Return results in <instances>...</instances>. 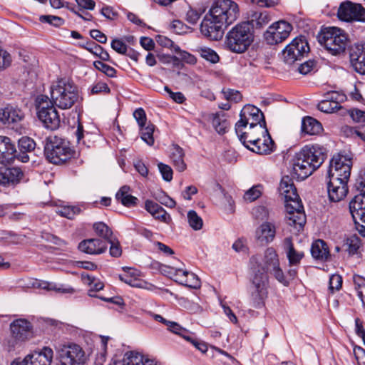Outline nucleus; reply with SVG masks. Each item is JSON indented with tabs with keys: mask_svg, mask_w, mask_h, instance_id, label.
I'll list each match as a JSON object with an SVG mask.
<instances>
[{
	"mask_svg": "<svg viewBox=\"0 0 365 365\" xmlns=\"http://www.w3.org/2000/svg\"><path fill=\"white\" fill-rule=\"evenodd\" d=\"M107 242L110 245L109 249L110 256L119 257L122 254V249L119 241L115 237H113Z\"/></svg>",
	"mask_w": 365,
	"mask_h": 365,
	"instance_id": "nucleus-56",
	"label": "nucleus"
},
{
	"mask_svg": "<svg viewBox=\"0 0 365 365\" xmlns=\"http://www.w3.org/2000/svg\"><path fill=\"white\" fill-rule=\"evenodd\" d=\"M11 62V57L10 54L0 48V71L4 70L9 67Z\"/></svg>",
	"mask_w": 365,
	"mask_h": 365,
	"instance_id": "nucleus-63",
	"label": "nucleus"
},
{
	"mask_svg": "<svg viewBox=\"0 0 365 365\" xmlns=\"http://www.w3.org/2000/svg\"><path fill=\"white\" fill-rule=\"evenodd\" d=\"M81 209L75 206H63L58 208L57 213L61 216L68 219H73L76 215L79 214Z\"/></svg>",
	"mask_w": 365,
	"mask_h": 365,
	"instance_id": "nucleus-52",
	"label": "nucleus"
},
{
	"mask_svg": "<svg viewBox=\"0 0 365 365\" xmlns=\"http://www.w3.org/2000/svg\"><path fill=\"white\" fill-rule=\"evenodd\" d=\"M284 247L289 265L296 266L299 264L304 257V253L294 249L291 237H287L284 239Z\"/></svg>",
	"mask_w": 365,
	"mask_h": 365,
	"instance_id": "nucleus-33",
	"label": "nucleus"
},
{
	"mask_svg": "<svg viewBox=\"0 0 365 365\" xmlns=\"http://www.w3.org/2000/svg\"><path fill=\"white\" fill-rule=\"evenodd\" d=\"M58 351L61 365H83L86 359L84 351L76 344L63 345Z\"/></svg>",
	"mask_w": 365,
	"mask_h": 365,
	"instance_id": "nucleus-12",
	"label": "nucleus"
},
{
	"mask_svg": "<svg viewBox=\"0 0 365 365\" xmlns=\"http://www.w3.org/2000/svg\"><path fill=\"white\" fill-rule=\"evenodd\" d=\"M35 146L34 140L27 136L21 137L19 140V148L21 153L31 152L34 150Z\"/></svg>",
	"mask_w": 365,
	"mask_h": 365,
	"instance_id": "nucleus-50",
	"label": "nucleus"
},
{
	"mask_svg": "<svg viewBox=\"0 0 365 365\" xmlns=\"http://www.w3.org/2000/svg\"><path fill=\"white\" fill-rule=\"evenodd\" d=\"M170 158L177 170L183 172L186 169V164L184 162V152L180 146L173 145L170 149Z\"/></svg>",
	"mask_w": 365,
	"mask_h": 365,
	"instance_id": "nucleus-34",
	"label": "nucleus"
},
{
	"mask_svg": "<svg viewBox=\"0 0 365 365\" xmlns=\"http://www.w3.org/2000/svg\"><path fill=\"white\" fill-rule=\"evenodd\" d=\"M145 208L154 218L161 222L168 223L171 220L170 216L161 206L151 200L145 201Z\"/></svg>",
	"mask_w": 365,
	"mask_h": 365,
	"instance_id": "nucleus-32",
	"label": "nucleus"
},
{
	"mask_svg": "<svg viewBox=\"0 0 365 365\" xmlns=\"http://www.w3.org/2000/svg\"><path fill=\"white\" fill-rule=\"evenodd\" d=\"M253 128V125H249L247 122L240 119L235 124V132L239 137L241 143L246 147L247 139L248 136H247V133H250V130Z\"/></svg>",
	"mask_w": 365,
	"mask_h": 365,
	"instance_id": "nucleus-40",
	"label": "nucleus"
},
{
	"mask_svg": "<svg viewBox=\"0 0 365 365\" xmlns=\"http://www.w3.org/2000/svg\"><path fill=\"white\" fill-rule=\"evenodd\" d=\"M80 251L89 255H100L106 252L107 245L98 238L83 240L78 245Z\"/></svg>",
	"mask_w": 365,
	"mask_h": 365,
	"instance_id": "nucleus-26",
	"label": "nucleus"
},
{
	"mask_svg": "<svg viewBox=\"0 0 365 365\" xmlns=\"http://www.w3.org/2000/svg\"><path fill=\"white\" fill-rule=\"evenodd\" d=\"M125 273L119 275V279L133 287L144 288L146 284L144 281L138 279L139 272L130 267H124Z\"/></svg>",
	"mask_w": 365,
	"mask_h": 365,
	"instance_id": "nucleus-29",
	"label": "nucleus"
},
{
	"mask_svg": "<svg viewBox=\"0 0 365 365\" xmlns=\"http://www.w3.org/2000/svg\"><path fill=\"white\" fill-rule=\"evenodd\" d=\"M342 285V278L339 274H333L329 278V289L331 292L340 289Z\"/></svg>",
	"mask_w": 365,
	"mask_h": 365,
	"instance_id": "nucleus-62",
	"label": "nucleus"
},
{
	"mask_svg": "<svg viewBox=\"0 0 365 365\" xmlns=\"http://www.w3.org/2000/svg\"><path fill=\"white\" fill-rule=\"evenodd\" d=\"M319 42L331 54L337 55L345 51L348 37L344 30L337 27H328L323 31Z\"/></svg>",
	"mask_w": 365,
	"mask_h": 365,
	"instance_id": "nucleus-7",
	"label": "nucleus"
},
{
	"mask_svg": "<svg viewBox=\"0 0 365 365\" xmlns=\"http://www.w3.org/2000/svg\"><path fill=\"white\" fill-rule=\"evenodd\" d=\"M187 221L189 225L195 230H200L202 227L203 221L194 210H190L187 212Z\"/></svg>",
	"mask_w": 365,
	"mask_h": 365,
	"instance_id": "nucleus-48",
	"label": "nucleus"
},
{
	"mask_svg": "<svg viewBox=\"0 0 365 365\" xmlns=\"http://www.w3.org/2000/svg\"><path fill=\"white\" fill-rule=\"evenodd\" d=\"M16 157V150L14 143L6 136L0 135V163H11Z\"/></svg>",
	"mask_w": 365,
	"mask_h": 365,
	"instance_id": "nucleus-22",
	"label": "nucleus"
},
{
	"mask_svg": "<svg viewBox=\"0 0 365 365\" xmlns=\"http://www.w3.org/2000/svg\"><path fill=\"white\" fill-rule=\"evenodd\" d=\"M212 19H215L226 28L234 23L240 16V9L232 0H217L209 10Z\"/></svg>",
	"mask_w": 365,
	"mask_h": 365,
	"instance_id": "nucleus-6",
	"label": "nucleus"
},
{
	"mask_svg": "<svg viewBox=\"0 0 365 365\" xmlns=\"http://www.w3.org/2000/svg\"><path fill=\"white\" fill-rule=\"evenodd\" d=\"M264 263L267 270L269 271L279 282L284 285L289 284V282L287 280L283 271L279 267L278 255L272 247H269L265 250Z\"/></svg>",
	"mask_w": 365,
	"mask_h": 365,
	"instance_id": "nucleus-15",
	"label": "nucleus"
},
{
	"mask_svg": "<svg viewBox=\"0 0 365 365\" xmlns=\"http://www.w3.org/2000/svg\"><path fill=\"white\" fill-rule=\"evenodd\" d=\"M37 116L47 129L56 130L61 123L60 116L47 96L40 95L36 98Z\"/></svg>",
	"mask_w": 365,
	"mask_h": 365,
	"instance_id": "nucleus-5",
	"label": "nucleus"
},
{
	"mask_svg": "<svg viewBox=\"0 0 365 365\" xmlns=\"http://www.w3.org/2000/svg\"><path fill=\"white\" fill-rule=\"evenodd\" d=\"M212 123L215 130L219 134H224L226 133L230 125L224 114H216L214 115Z\"/></svg>",
	"mask_w": 365,
	"mask_h": 365,
	"instance_id": "nucleus-43",
	"label": "nucleus"
},
{
	"mask_svg": "<svg viewBox=\"0 0 365 365\" xmlns=\"http://www.w3.org/2000/svg\"><path fill=\"white\" fill-rule=\"evenodd\" d=\"M267 133L268 130L266 127V123H261L259 125H253L250 133H247V136H248L247 139V144L250 145L252 143L256 141L258 138L267 134Z\"/></svg>",
	"mask_w": 365,
	"mask_h": 365,
	"instance_id": "nucleus-41",
	"label": "nucleus"
},
{
	"mask_svg": "<svg viewBox=\"0 0 365 365\" xmlns=\"http://www.w3.org/2000/svg\"><path fill=\"white\" fill-rule=\"evenodd\" d=\"M51 102L61 109L71 108L79 100L77 87L66 79H60L51 87Z\"/></svg>",
	"mask_w": 365,
	"mask_h": 365,
	"instance_id": "nucleus-4",
	"label": "nucleus"
},
{
	"mask_svg": "<svg viewBox=\"0 0 365 365\" xmlns=\"http://www.w3.org/2000/svg\"><path fill=\"white\" fill-rule=\"evenodd\" d=\"M10 329L16 340L24 341L31 335V325L27 320L19 319L11 324Z\"/></svg>",
	"mask_w": 365,
	"mask_h": 365,
	"instance_id": "nucleus-25",
	"label": "nucleus"
},
{
	"mask_svg": "<svg viewBox=\"0 0 365 365\" xmlns=\"http://www.w3.org/2000/svg\"><path fill=\"white\" fill-rule=\"evenodd\" d=\"M94 67L105 73L108 77H114L116 74V71L114 68L110 66L109 65H107L104 63L103 62L101 61H96L93 63Z\"/></svg>",
	"mask_w": 365,
	"mask_h": 365,
	"instance_id": "nucleus-54",
	"label": "nucleus"
},
{
	"mask_svg": "<svg viewBox=\"0 0 365 365\" xmlns=\"http://www.w3.org/2000/svg\"><path fill=\"white\" fill-rule=\"evenodd\" d=\"M351 119L358 123H363L365 125V111L354 108L347 110Z\"/></svg>",
	"mask_w": 365,
	"mask_h": 365,
	"instance_id": "nucleus-58",
	"label": "nucleus"
},
{
	"mask_svg": "<svg viewBox=\"0 0 365 365\" xmlns=\"http://www.w3.org/2000/svg\"><path fill=\"white\" fill-rule=\"evenodd\" d=\"M24 113L20 108L8 106L0 109V121L11 129L19 130V125L24 119Z\"/></svg>",
	"mask_w": 365,
	"mask_h": 365,
	"instance_id": "nucleus-18",
	"label": "nucleus"
},
{
	"mask_svg": "<svg viewBox=\"0 0 365 365\" xmlns=\"http://www.w3.org/2000/svg\"><path fill=\"white\" fill-rule=\"evenodd\" d=\"M318 108L321 111L327 113H334L339 110L343 109L342 107L339 103V101H329L326 99L322 101L319 103Z\"/></svg>",
	"mask_w": 365,
	"mask_h": 365,
	"instance_id": "nucleus-46",
	"label": "nucleus"
},
{
	"mask_svg": "<svg viewBox=\"0 0 365 365\" xmlns=\"http://www.w3.org/2000/svg\"><path fill=\"white\" fill-rule=\"evenodd\" d=\"M352 162L350 158L338 154L331 160L328 170V176L341 177V179H349Z\"/></svg>",
	"mask_w": 365,
	"mask_h": 365,
	"instance_id": "nucleus-14",
	"label": "nucleus"
},
{
	"mask_svg": "<svg viewBox=\"0 0 365 365\" xmlns=\"http://www.w3.org/2000/svg\"><path fill=\"white\" fill-rule=\"evenodd\" d=\"M81 279L85 284L91 287L94 291H100L103 289L104 284L103 283L98 279H96L94 277L91 276L85 272L81 273Z\"/></svg>",
	"mask_w": 365,
	"mask_h": 365,
	"instance_id": "nucleus-45",
	"label": "nucleus"
},
{
	"mask_svg": "<svg viewBox=\"0 0 365 365\" xmlns=\"http://www.w3.org/2000/svg\"><path fill=\"white\" fill-rule=\"evenodd\" d=\"M22 176L23 173L19 168H1L0 185H14L19 182Z\"/></svg>",
	"mask_w": 365,
	"mask_h": 365,
	"instance_id": "nucleus-28",
	"label": "nucleus"
},
{
	"mask_svg": "<svg viewBox=\"0 0 365 365\" xmlns=\"http://www.w3.org/2000/svg\"><path fill=\"white\" fill-rule=\"evenodd\" d=\"M250 264L253 275L251 279V301L255 308L264 306L268 296L269 278L264 267L262 264V257L259 255L250 258Z\"/></svg>",
	"mask_w": 365,
	"mask_h": 365,
	"instance_id": "nucleus-2",
	"label": "nucleus"
},
{
	"mask_svg": "<svg viewBox=\"0 0 365 365\" xmlns=\"http://www.w3.org/2000/svg\"><path fill=\"white\" fill-rule=\"evenodd\" d=\"M196 51L202 58L212 63H216L220 60L217 53L210 48L201 46L197 48Z\"/></svg>",
	"mask_w": 365,
	"mask_h": 365,
	"instance_id": "nucleus-44",
	"label": "nucleus"
},
{
	"mask_svg": "<svg viewBox=\"0 0 365 365\" xmlns=\"http://www.w3.org/2000/svg\"><path fill=\"white\" fill-rule=\"evenodd\" d=\"M240 116V119L251 125L266 123L263 113L258 108L252 105L245 106L241 110Z\"/></svg>",
	"mask_w": 365,
	"mask_h": 365,
	"instance_id": "nucleus-24",
	"label": "nucleus"
},
{
	"mask_svg": "<svg viewBox=\"0 0 365 365\" xmlns=\"http://www.w3.org/2000/svg\"><path fill=\"white\" fill-rule=\"evenodd\" d=\"M349 254H355L361 246V240L356 235L351 236L346 240Z\"/></svg>",
	"mask_w": 365,
	"mask_h": 365,
	"instance_id": "nucleus-57",
	"label": "nucleus"
},
{
	"mask_svg": "<svg viewBox=\"0 0 365 365\" xmlns=\"http://www.w3.org/2000/svg\"><path fill=\"white\" fill-rule=\"evenodd\" d=\"M125 361L128 365H160V362L155 359L135 351L125 353Z\"/></svg>",
	"mask_w": 365,
	"mask_h": 365,
	"instance_id": "nucleus-30",
	"label": "nucleus"
},
{
	"mask_svg": "<svg viewBox=\"0 0 365 365\" xmlns=\"http://www.w3.org/2000/svg\"><path fill=\"white\" fill-rule=\"evenodd\" d=\"M302 130L306 134L317 135L322 132V126L318 120L307 116L302 120Z\"/></svg>",
	"mask_w": 365,
	"mask_h": 365,
	"instance_id": "nucleus-36",
	"label": "nucleus"
},
{
	"mask_svg": "<svg viewBox=\"0 0 365 365\" xmlns=\"http://www.w3.org/2000/svg\"><path fill=\"white\" fill-rule=\"evenodd\" d=\"M354 354L357 364L359 365H365V350L360 346H355Z\"/></svg>",
	"mask_w": 365,
	"mask_h": 365,
	"instance_id": "nucleus-64",
	"label": "nucleus"
},
{
	"mask_svg": "<svg viewBox=\"0 0 365 365\" xmlns=\"http://www.w3.org/2000/svg\"><path fill=\"white\" fill-rule=\"evenodd\" d=\"M173 31L178 34H182L190 32L191 28L183 24L181 21L175 20L171 24Z\"/></svg>",
	"mask_w": 365,
	"mask_h": 365,
	"instance_id": "nucleus-59",
	"label": "nucleus"
},
{
	"mask_svg": "<svg viewBox=\"0 0 365 365\" xmlns=\"http://www.w3.org/2000/svg\"><path fill=\"white\" fill-rule=\"evenodd\" d=\"M285 210L286 222L296 229L302 228L306 222V215L301 200L286 202Z\"/></svg>",
	"mask_w": 365,
	"mask_h": 365,
	"instance_id": "nucleus-13",
	"label": "nucleus"
},
{
	"mask_svg": "<svg viewBox=\"0 0 365 365\" xmlns=\"http://www.w3.org/2000/svg\"><path fill=\"white\" fill-rule=\"evenodd\" d=\"M278 190L280 195L284 197L285 203L300 200L293 180L288 175L282 178Z\"/></svg>",
	"mask_w": 365,
	"mask_h": 365,
	"instance_id": "nucleus-23",
	"label": "nucleus"
},
{
	"mask_svg": "<svg viewBox=\"0 0 365 365\" xmlns=\"http://www.w3.org/2000/svg\"><path fill=\"white\" fill-rule=\"evenodd\" d=\"M328 194L331 201L339 202L347 195V182L349 179H341V177L328 176Z\"/></svg>",
	"mask_w": 365,
	"mask_h": 365,
	"instance_id": "nucleus-17",
	"label": "nucleus"
},
{
	"mask_svg": "<svg viewBox=\"0 0 365 365\" xmlns=\"http://www.w3.org/2000/svg\"><path fill=\"white\" fill-rule=\"evenodd\" d=\"M29 284L34 288L42 289L48 291L51 289H56V284L37 279H31Z\"/></svg>",
	"mask_w": 365,
	"mask_h": 365,
	"instance_id": "nucleus-55",
	"label": "nucleus"
},
{
	"mask_svg": "<svg viewBox=\"0 0 365 365\" xmlns=\"http://www.w3.org/2000/svg\"><path fill=\"white\" fill-rule=\"evenodd\" d=\"M309 51L307 41L304 36L294 38L282 51L284 61L287 64H292L300 61Z\"/></svg>",
	"mask_w": 365,
	"mask_h": 365,
	"instance_id": "nucleus-9",
	"label": "nucleus"
},
{
	"mask_svg": "<svg viewBox=\"0 0 365 365\" xmlns=\"http://www.w3.org/2000/svg\"><path fill=\"white\" fill-rule=\"evenodd\" d=\"M93 228L97 235L103 238L106 241H108L113 237V232L110 228L103 222H95L93 225Z\"/></svg>",
	"mask_w": 365,
	"mask_h": 365,
	"instance_id": "nucleus-42",
	"label": "nucleus"
},
{
	"mask_svg": "<svg viewBox=\"0 0 365 365\" xmlns=\"http://www.w3.org/2000/svg\"><path fill=\"white\" fill-rule=\"evenodd\" d=\"M292 26L286 21H278L270 25L264 34L267 43L275 45L284 41L292 31Z\"/></svg>",
	"mask_w": 365,
	"mask_h": 365,
	"instance_id": "nucleus-10",
	"label": "nucleus"
},
{
	"mask_svg": "<svg viewBox=\"0 0 365 365\" xmlns=\"http://www.w3.org/2000/svg\"><path fill=\"white\" fill-rule=\"evenodd\" d=\"M312 257L316 259L327 260L329 257V252L327 244L322 240H316L311 247Z\"/></svg>",
	"mask_w": 365,
	"mask_h": 365,
	"instance_id": "nucleus-35",
	"label": "nucleus"
},
{
	"mask_svg": "<svg viewBox=\"0 0 365 365\" xmlns=\"http://www.w3.org/2000/svg\"><path fill=\"white\" fill-rule=\"evenodd\" d=\"M202 13V11L190 8L186 13L185 19L188 23L192 25L196 24L200 19Z\"/></svg>",
	"mask_w": 365,
	"mask_h": 365,
	"instance_id": "nucleus-61",
	"label": "nucleus"
},
{
	"mask_svg": "<svg viewBox=\"0 0 365 365\" xmlns=\"http://www.w3.org/2000/svg\"><path fill=\"white\" fill-rule=\"evenodd\" d=\"M263 190V186L260 184L253 185L245 192L243 197L244 200L248 202L256 200L262 195Z\"/></svg>",
	"mask_w": 365,
	"mask_h": 365,
	"instance_id": "nucleus-47",
	"label": "nucleus"
},
{
	"mask_svg": "<svg viewBox=\"0 0 365 365\" xmlns=\"http://www.w3.org/2000/svg\"><path fill=\"white\" fill-rule=\"evenodd\" d=\"M141 138L148 145H152L154 143L153 132L154 125L153 124H148L143 128H140Z\"/></svg>",
	"mask_w": 365,
	"mask_h": 365,
	"instance_id": "nucleus-49",
	"label": "nucleus"
},
{
	"mask_svg": "<svg viewBox=\"0 0 365 365\" xmlns=\"http://www.w3.org/2000/svg\"><path fill=\"white\" fill-rule=\"evenodd\" d=\"M276 227L271 222H266L262 223L255 232L256 239L262 245H267L272 242L275 237Z\"/></svg>",
	"mask_w": 365,
	"mask_h": 365,
	"instance_id": "nucleus-27",
	"label": "nucleus"
},
{
	"mask_svg": "<svg viewBox=\"0 0 365 365\" xmlns=\"http://www.w3.org/2000/svg\"><path fill=\"white\" fill-rule=\"evenodd\" d=\"M246 148L257 154L268 155L274 151L275 144L268 132L254 143L247 145Z\"/></svg>",
	"mask_w": 365,
	"mask_h": 365,
	"instance_id": "nucleus-21",
	"label": "nucleus"
},
{
	"mask_svg": "<svg viewBox=\"0 0 365 365\" xmlns=\"http://www.w3.org/2000/svg\"><path fill=\"white\" fill-rule=\"evenodd\" d=\"M130 187L124 185L115 195L116 200L125 207H130L137 204L138 198L129 194Z\"/></svg>",
	"mask_w": 365,
	"mask_h": 365,
	"instance_id": "nucleus-37",
	"label": "nucleus"
},
{
	"mask_svg": "<svg viewBox=\"0 0 365 365\" xmlns=\"http://www.w3.org/2000/svg\"><path fill=\"white\" fill-rule=\"evenodd\" d=\"M225 28L223 24L212 19V15H210L209 12L205 15L200 24L202 34L213 41H218L222 38Z\"/></svg>",
	"mask_w": 365,
	"mask_h": 365,
	"instance_id": "nucleus-16",
	"label": "nucleus"
},
{
	"mask_svg": "<svg viewBox=\"0 0 365 365\" xmlns=\"http://www.w3.org/2000/svg\"><path fill=\"white\" fill-rule=\"evenodd\" d=\"M254 38V31L250 21H242L227 33L225 45L233 53H242L251 46Z\"/></svg>",
	"mask_w": 365,
	"mask_h": 365,
	"instance_id": "nucleus-3",
	"label": "nucleus"
},
{
	"mask_svg": "<svg viewBox=\"0 0 365 365\" xmlns=\"http://www.w3.org/2000/svg\"><path fill=\"white\" fill-rule=\"evenodd\" d=\"M53 356V350L45 346L40 351L28 354L21 362V365H51Z\"/></svg>",
	"mask_w": 365,
	"mask_h": 365,
	"instance_id": "nucleus-20",
	"label": "nucleus"
},
{
	"mask_svg": "<svg viewBox=\"0 0 365 365\" xmlns=\"http://www.w3.org/2000/svg\"><path fill=\"white\" fill-rule=\"evenodd\" d=\"M349 211L354 223L365 229V194L359 193L351 200Z\"/></svg>",
	"mask_w": 365,
	"mask_h": 365,
	"instance_id": "nucleus-19",
	"label": "nucleus"
},
{
	"mask_svg": "<svg viewBox=\"0 0 365 365\" xmlns=\"http://www.w3.org/2000/svg\"><path fill=\"white\" fill-rule=\"evenodd\" d=\"M350 62L354 69L360 74H365V51L358 50L350 54Z\"/></svg>",
	"mask_w": 365,
	"mask_h": 365,
	"instance_id": "nucleus-38",
	"label": "nucleus"
},
{
	"mask_svg": "<svg viewBox=\"0 0 365 365\" xmlns=\"http://www.w3.org/2000/svg\"><path fill=\"white\" fill-rule=\"evenodd\" d=\"M156 268L161 274L170 277L174 281H175V277H177L180 269L160 263H156Z\"/></svg>",
	"mask_w": 365,
	"mask_h": 365,
	"instance_id": "nucleus-51",
	"label": "nucleus"
},
{
	"mask_svg": "<svg viewBox=\"0 0 365 365\" xmlns=\"http://www.w3.org/2000/svg\"><path fill=\"white\" fill-rule=\"evenodd\" d=\"M327 158L326 149L318 145H308L295 153L292 159L293 173L304 180L318 169Z\"/></svg>",
	"mask_w": 365,
	"mask_h": 365,
	"instance_id": "nucleus-1",
	"label": "nucleus"
},
{
	"mask_svg": "<svg viewBox=\"0 0 365 365\" xmlns=\"http://www.w3.org/2000/svg\"><path fill=\"white\" fill-rule=\"evenodd\" d=\"M175 282L193 289H197L200 287V279L195 274L181 269H179L178 274H177V277H175Z\"/></svg>",
	"mask_w": 365,
	"mask_h": 365,
	"instance_id": "nucleus-31",
	"label": "nucleus"
},
{
	"mask_svg": "<svg viewBox=\"0 0 365 365\" xmlns=\"http://www.w3.org/2000/svg\"><path fill=\"white\" fill-rule=\"evenodd\" d=\"M337 16L341 21L346 22L359 21L365 23V8L360 4L346 1L339 5Z\"/></svg>",
	"mask_w": 365,
	"mask_h": 365,
	"instance_id": "nucleus-11",
	"label": "nucleus"
},
{
	"mask_svg": "<svg viewBox=\"0 0 365 365\" xmlns=\"http://www.w3.org/2000/svg\"><path fill=\"white\" fill-rule=\"evenodd\" d=\"M271 21V16L267 11L254 12L251 16L250 24L252 26V29H262L264 26L267 25Z\"/></svg>",
	"mask_w": 365,
	"mask_h": 365,
	"instance_id": "nucleus-39",
	"label": "nucleus"
},
{
	"mask_svg": "<svg viewBox=\"0 0 365 365\" xmlns=\"http://www.w3.org/2000/svg\"><path fill=\"white\" fill-rule=\"evenodd\" d=\"M44 152L48 160L53 164L64 163L72 156V150L68 143L57 136L47 138Z\"/></svg>",
	"mask_w": 365,
	"mask_h": 365,
	"instance_id": "nucleus-8",
	"label": "nucleus"
},
{
	"mask_svg": "<svg viewBox=\"0 0 365 365\" xmlns=\"http://www.w3.org/2000/svg\"><path fill=\"white\" fill-rule=\"evenodd\" d=\"M38 20L41 23H46L56 27L63 25L65 22L62 18L53 15H41Z\"/></svg>",
	"mask_w": 365,
	"mask_h": 365,
	"instance_id": "nucleus-53",
	"label": "nucleus"
},
{
	"mask_svg": "<svg viewBox=\"0 0 365 365\" xmlns=\"http://www.w3.org/2000/svg\"><path fill=\"white\" fill-rule=\"evenodd\" d=\"M160 173L164 180L170 182L173 179V170L172 168L163 163H159L158 165Z\"/></svg>",
	"mask_w": 365,
	"mask_h": 365,
	"instance_id": "nucleus-60",
	"label": "nucleus"
}]
</instances>
